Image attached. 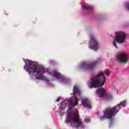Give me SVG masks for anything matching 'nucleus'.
I'll return each mask as SVG.
<instances>
[{
  "instance_id": "f257e3e1",
  "label": "nucleus",
  "mask_w": 129,
  "mask_h": 129,
  "mask_svg": "<svg viewBox=\"0 0 129 129\" xmlns=\"http://www.w3.org/2000/svg\"><path fill=\"white\" fill-rule=\"evenodd\" d=\"M29 65L26 68L27 72L29 74H32L34 76L39 75L36 77V79L38 80H46L47 78L43 75L45 74V70L43 67H37V62L30 59H27Z\"/></svg>"
},
{
  "instance_id": "f03ea898",
  "label": "nucleus",
  "mask_w": 129,
  "mask_h": 129,
  "mask_svg": "<svg viewBox=\"0 0 129 129\" xmlns=\"http://www.w3.org/2000/svg\"><path fill=\"white\" fill-rule=\"evenodd\" d=\"M64 122L66 123H76L77 125H75V126L76 128L80 127L81 128H84L85 126L81 119L79 118V112L77 109H75V111H72L69 110H68V116Z\"/></svg>"
},
{
  "instance_id": "7ed1b4c3",
  "label": "nucleus",
  "mask_w": 129,
  "mask_h": 129,
  "mask_svg": "<svg viewBox=\"0 0 129 129\" xmlns=\"http://www.w3.org/2000/svg\"><path fill=\"white\" fill-rule=\"evenodd\" d=\"M105 79V76L104 75V72H99L96 76L92 75L90 81L87 83L88 86L91 89L101 87V86L104 85Z\"/></svg>"
},
{
  "instance_id": "20e7f679",
  "label": "nucleus",
  "mask_w": 129,
  "mask_h": 129,
  "mask_svg": "<svg viewBox=\"0 0 129 129\" xmlns=\"http://www.w3.org/2000/svg\"><path fill=\"white\" fill-rule=\"evenodd\" d=\"M103 112L104 115L100 117V120H104L105 118L110 119L111 121L110 125H111V124H112V122H113V116L115 115L114 112H113V110L110 107H107L105 108Z\"/></svg>"
},
{
  "instance_id": "39448f33",
  "label": "nucleus",
  "mask_w": 129,
  "mask_h": 129,
  "mask_svg": "<svg viewBox=\"0 0 129 129\" xmlns=\"http://www.w3.org/2000/svg\"><path fill=\"white\" fill-rule=\"evenodd\" d=\"M116 37L114 38V40L113 41V45L117 49V45H116V42L119 44H122L124 43V41L126 38V35L123 32L119 31L118 32H115ZM116 41V42L115 41Z\"/></svg>"
},
{
  "instance_id": "423d86ee",
  "label": "nucleus",
  "mask_w": 129,
  "mask_h": 129,
  "mask_svg": "<svg viewBox=\"0 0 129 129\" xmlns=\"http://www.w3.org/2000/svg\"><path fill=\"white\" fill-rule=\"evenodd\" d=\"M74 103H73V101L70 100L69 103V108L70 109H72L74 106H76V105H78V102L79 101V100L78 98H77V97H76V94L78 95L79 96H80L81 95V91H80V90L78 88V87L75 86L74 87Z\"/></svg>"
},
{
  "instance_id": "0eeeda50",
  "label": "nucleus",
  "mask_w": 129,
  "mask_h": 129,
  "mask_svg": "<svg viewBox=\"0 0 129 129\" xmlns=\"http://www.w3.org/2000/svg\"><path fill=\"white\" fill-rule=\"evenodd\" d=\"M97 95L99 97H102L103 95H105V98L107 100H110L112 98V95L110 94H104L105 93V90L103 87L99 88L96 91Z\"/></svg>"
},
{
  "instance_id": "6e6552de",
  "label": "nucleus",
  "mask_w": 129,
  "mask_h": 129,
  "mask_svg": "<svg viewBox=\"0 0 129 129\" xmlns=\"http://www.w3.org/2000/svg\"><path fill=\"white\" fill-rule=\"evenodd\" d=\"M98 42L93 36L90 37L89 48L94 51L98 50Z\"/></svg>"
},
{
  "instance_id": "1a4fd4ad",
  "label": "nucleus",
  "mask_w": 129,
  "mask_h": 129,
  "mask_svg": "<svg viewBox=\"0 0 129 129\" xmlns=\"http://www.w3.org/2000/svg\"><path fill=\"white\" fill-rule=\"evenodd\" d=\"M116 58L120 63H126L128 60V55L125 52H122L118 54Z\"/></svg>"
},
{
  "instance_id": "9d476101",
  "label": "nucleus",
  "mask_w": 129,
  "mask_h": 129,
  "mask_svg": "<svg viewBox=\"0 0 129 129\" xmlns=\"http://www.w3.org/2000/svg\"><path fill=\"white\" fill-rule=\"evenodd\" d=\"M99 61V59H97L95 62L90 63V64L87 63V62H84L81 63V67L83 68H85L86 69L92 70V69H94V68H95V66L98 64Z\"/></svg>"
},
{
  "instance_id": "9b49d317",
  "label": "nucleus",
  "mask_w": 129,
  "mask_h": 129,
  "mask_svg": "<svg viewBox=\"0 0 129 129\" xmlns=\"http://www.w3.org/2000/svg\"><path fill=\"white\" fill-rule=\"evenodd\" d=\"M120 106H122L124 107L125 106V101H123L120 102L119 104H118L117 105L113 107H110L111 109L113 110V111L114 112V114L116 115L119 110L120 109Z\"/></svg>"
},
{
  "instance_id": "f8f14e48",
  "label": "nucleus",
  "mask_w": 129,
  "mask_h": 129,
  "mask_svg": "<svg viewBox=\"0 0 129 129\" xmlns=\"http://www.w3.org/2000/svg\"><path fill=\"white\" fill-rule=\"evenodd\" d=\"M82 105L84 107H87V108L91 109V102L88 99H82Z\"/></svg>"
},
{
  "instance_id": "ddd939ff",
  "label": "nucleus",
  "mask_w": 129,
  "mask_h": 129,
  "mask_svg": "<svg viewBox=\"0 0 129 129\" xmlns=\"http://www.w3.org/2000/svg\"><path fill=\"white\" fill-rule=\"evenodd\" d=\"M52 75L56 78H57V79H59V78H60V77H61V75H60V74H59V73H58L57 72H54L53 73Z\"/></svg>"
},
{
  "instance_id": "4468645a",
  "label": "nucleus",
  "mask_w": 129,
  "mask_h": 129,
  "mask_svg": "<svg viewBox=\"0 0 129 129\" xmlns=\"http://www.w3.org/2000/svg\"><path fill=\"white\" fill-rule=\"evenodd\" d=\"M83 8L85 9V10H87L88 11H92L93 10V8L91 6H83Z\"/></svg>"
},
{
  "instance_id": "2eb2a0df",
  "label": "nucleus",
  "mask_w": 129,
  "mask_h": 129,
  "mask_svg": "<svg viewBox=\"0 0 129 129\" xmlns=\"http://www.w3.org/2000/svg\"><path fill=\"white\" fill-rule=\"evenodd\" d=\"M105 73L106 75H107V76H109V74H110V72H109V71H108V70H106L105 71Z\"/></svg>"
},
{
  "instance_id": "dca6fc26",
  "label": "nucleus",
  "mask_w": 129,
  "mask_h": 129,
  "mask_svg": "<svg viewBox=\"0 0 129 129\" xmlns=\"http://www.w3.org/2000/svg\"><path fill=\"white\" fill-rule=\"evenodd\" d=\"M63 103H64V101L61 102L60 104V105L59 107L60 110H64V108H62V105Z\"/></svg>"
},
{
  "instance_id": "f3484780",
  "label": "nucleus",
  "mask_w": 129,
  "mask_h": 129,
  "mask_svg": "<svg viewBox=\"0 0 129 129\" xmlns=\"http://www.w3.org/2000/svg\"><path fill=\"white\" fill-rule=\"evenodd\" d=\"M125 6L127 9L129 11V3L128 2H126L125 3Z\"/></svg>"
},
{
  "instance_id": "a211bd4d",
  "label": "nucleus",
  "mask_w": 129,
  "mask_h": 129,
  "mask_svg": "<svg viewBox=\"0 0 129 129\" xmlns=\"http://www.w3.org/2000/svg\"><path fill=\"white\" fill-rule=\"evenodd\" d=\"M85 122H86L87 123H88L90 122V119L85 118Z\"/></svg>"
},
{
  "instance_id": "6ab92c4d",
  "label": "nucleus",
  "mask_w": 129,
  "mask_h": 129,
  "mask_svg": "<svg viewBox=\"0 0 129 129\" xmlns=\"http://www.w3.org/2000/svg\"><path fill=\"white\" fill-rule=\"evenodd\" d=\"M58 101H60V98H58L56 99V102H58Z\"/></svg>"
},
{
  "instance_id": "aec40b11",
  "label": "nucleus",
  "mask_w": 129,
  "mask_h": 129,
  "mask_svg": "<svg viewBox=\"0 0 129 129\" xmlns=\"http://www.w3.org/2000/svg\"><path fill=\"white\" fill-rule=\"evenodd\" d=\"M63 115V113L60 112V113H59V115Z\"/></svg>"
},
{
  "instance_id": "412c9836",
  "label": "nucleus",
  "mask_w": 129,
  "mask_h": 129,
  "mask_svg": "<svg viewBox=\"0 0 129 129\" xmlns=\"http://www.w3.org/2000/svg\"><path fill=\"white\" fill-rule=\"evenodd\" d=\"M99 113V111H98L97 113V114H98Z\"/></svg>"
}]
</instances>
